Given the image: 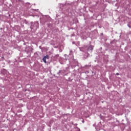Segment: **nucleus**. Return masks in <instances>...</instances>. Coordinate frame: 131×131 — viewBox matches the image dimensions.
Segmentation results:
<instances>
[{
	"label": "nucleus",
	"instance_id": "nucleus-1",
	"mask_svg": "<svg viewBox=\"0 0 131 131\" xmlns=\"http://www.w3.org/2000/svg\"><path fill=\"white\" fill-rule=\"evenodd\" d=\"M31 26L30 27L31 29H33L34 30H36L37 28H38L39 25L38 22H35V23H31Z\"/></svg>",
	"mask_w": 131,
	"mask_h": 131
},
{
	"label": "nucleus",
	"instance_id": "nucleus-2",
	"mask_svg": "<svg viewBox=\"0 0 131 131\" xmlns=\"http://www.w3.org/2000/svg\"><path fill=\"white\" fill-rule=\"evenodd\" d=\"M47 59H49V55H46L44 58H42V60L45 63H47Z\"/></svg>",
	"mask_w": 131,
	"mask_h": 131
},
{
	"label": "nucleus",
	"instance_id": "nucleus-3",
	"mask_svg": "<svg viewBox=\"0 0 131 131\" xmlns=\"http://www.w3.org/2000/svg\"><path fill=\"white\" fill-rule=\"evenodd\" d=\"M93 49H94V47L91 46L89 47L88 50L90 51H93Z\"/></svg>",
	"mask_w": 131,
	"mask_h": 131
},
{
	"label": "nucleus",
	"instance_id": "nucleus-4",
	"mask_svg": "<svg viewBox=\"0 0 131 131\" xmlns=\"http://www.w3.org/2000/svg\"><path fill=\"white\" fill-rule=\"evenodd\" d=\"M119 75V73H116V75Z\"/></svg>",
	"mask_w": 131,
	"mask_h": 131
},
{
	"label": "nucleus",
	"instance_id": "nucleus-5",
	"mask_svg": "<svg viewBox=\"0 0 131 131\" xmlns=\"http://www.w3.org/2000/svg\"><path fill=\"white\" fill-rule=\"evenodd\" d=\"M64 56H65V57H66V56H67V55L65 54Z\"/></svg>",
	"mask_w": 131,
	"mask_h": 131
}]
</instances>
